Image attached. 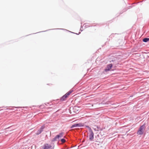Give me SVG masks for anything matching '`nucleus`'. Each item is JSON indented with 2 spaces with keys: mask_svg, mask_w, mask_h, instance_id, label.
<instances>
[{
  "mask_svg": "<svg viewBox=\"0 0 149 149\" xmlns=\"http://www.w3.org/2000/svg\"><path fill=\"white\" fill-rule=\"evenodd\" d=\"M78 108L77 107H74L73 108L74 111L75 113H77L78 112V110L77 109Z\"/></svg>",
  "mask_w": 149,
  "mask_h": 149,
  "instance_id": "obj_8",
  "label": "nucleus"
},
{
  "mask_svg": "<svg viewBox=\"0 0 149 149\" xmlns=\"http://www.w3.org/2000/svg\"><path fill=\"white\" fill-rule=\"evenodd\" d=\"M112 66V65L111 64H110L108 65L107 68L105 69V71L107 72L109 71L111 69Z\"/></svg>",
  "mask_w": 149,
  "mask_h": 149,
  "instance_id": "obj_5",
  "label": "nucleus"
},
{
  "mask_svg": "<svg viewBox=\"0 0 149 149\" xmlns=\"http://www.w3.org/2000/svg\"><path fill=\"white\" fill-rule=\"evenodd\" d=\"M83 126V125L81 123H77L72 125L71 127V128H72L77 127H81L82 126Z\"/></svg>",
  "mask_w": 149,
  "mask_h": 149,
  "instance_id": "obj_6",
  "label": "nucleus"
},
{
  "mask_svg": "<svg viewBox=\"0 0 149 149\" xmlns=\"http://www.w3.org/2000/svg\"><path fill=\"white\" fill-rule=\"evenodd\" d=\"M61 142L63 143H64L65 142V139H62L61 140Z\"/></svg>",
  "mask_w": 149,
  "mask_h": 149,
  "instance_id": "obj_10",
  "label": "nucleus"
},
{
  "mask_svg": "<svg viewBox=\"0 0 149 149\" xmlns=\"http://www.w3.org/2000/svg\"><path fill=\"white\" fill-rule=\"evenodd\" d=\"M149 40V38H145L143 39V41L145 42H146Z\"/></svg>",
  "mask_w": 149,
  "mask_h": 149,
  "instance_id": "obj_9",
  "label": "nucleus"
},
{
  "mask_svg": "<svg viewBox=\"0 0 149 149\" xmlns=\"http://www.w3.org/2000/svg\"><path fill=\"white\" fill-rule=\"evenodd\" d=\"M63 133H60L59 135H57L54 138L55 139H59L60 137H61L63 136Z\"/></svg>",
  "mask_w": 149,
  "mask_h": 149,
  "instance_id": "obj_7",
  "label": "nucleus"
},
{
  "mask_svg": "<svg viewBox=\"0 0 149 149\" xmlns=\"http://www.w3.org/2000/svg\"><path fill=\"white\" fill-rule=\"evenodd\" d=\"M145 125H143L141 126L139 128V130L138 131L137 133V134L139 135L142 134L143 133V131L145 130Z\"/></svg>",
  "mask_w": 149,
  "mask_h": 149,
  "instance_id": "obj_2",
  "label": "nucleus"
},
{
  "mask_svg": "<svg viewBox=\"0 0 149 149\" xmlns=\"http://www.w3.org/2000/svg\"><path fill=\"white\" fill-rule=\"evenodd\" d=\"M89 132V139L91 141H92L94 138V134L91 130Z\"/></svg>",
  "mask_w": 149,
  "mask_h": 149,
  "instance_id": "obj_4",
  "label": "nucleus"
},
{
  "mask_svg": "<svg viewBox=\"0 0 149 149\" xmlns=\"http://www.w3.org/2000/svg\"><path fill=\"white\" fill-rule=\"evenodd\" d=\"M73 91H70L64 95L62 96L61 98V100L62 101L65 100L66 98L68 97V96L71 94L72 92Z\"/></svg>",
  "mask_w": 149,
  "mask_h": 149,
  "instance_id": "obj_1",
  "label": "nucleus"
},
{
  "mask_svg": "<svg viewBox=\"0 0 149 149\" xmlns=\"http://www.w3.org/2000/svg\"><path fill=\"white\" fill-rule=\"evenodd\" d=\"M43 149H54V147L48 143H45L43 146Z\"/></svg>",
  "mask_w": 149,
  "mask_h": 149,
  "instance_id": "obj_3",
  "label": "nucleus"
}]
</instances>
